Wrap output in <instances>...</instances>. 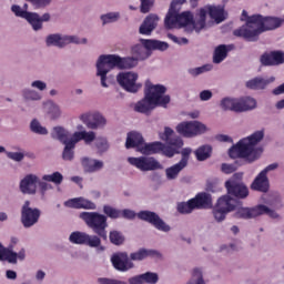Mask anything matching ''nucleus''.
Returning a JSON list of instances; mask_svg holds the SVG:
<instances>
[{
    "mask_svg": "<svg viewBox=\"0 0 284 284\" xmlns=\"http://www.w3.org/2000/svg\"><path fill=\"white\" fill-rule=\"evenodd\" d=\"M283 26V20L274 17H263L261 14H253L247 26H242L233 31L234 37H241L245 41L254 42L267 30H276Z\"/></svg>",
    "mask_w": 284,
    "mask_h": 284,
    "instance_id": "nucleus-1",
    "label": "nucleus"
},
{
    "mask_svg": "<svg viewBox=\"0 0 284 284\" xmlns=\"http://www.w3.org/2000/svg\"><path fill=\"white\" fill-rule=\"evenodd\" d=\"M168 88L162 84H152L150 81L145 82L144 98L134 105L135 112L140 114H151L155 108H168L171 101L170 95H165Z\"/></svg>",
    "mask_w": 284,
    "mask_h": 284,
    "instance_id": "nucleus-2",
    "label": "nucleus"
},
{
    "mask_svg": "<svg viewBox=\"0 0 284 284\" xmlns=\"http://www.w3.org/2000/svg\"><path fill=\"white\" fill-rule=\"evenodd\" d=\"M108 217L121 219V210L105 204L103 206V214L99 212H82L80 219L85 223L94 234L103 241H108Z\"/></svg>",
    "mask_w": 284,
    "mask_h": 284,
    "instance_id": "nucleus-3",
    "label": "nucleus"
},
{
    "mask_svg": "<svg viewBox=\"0 0 284 284\" xmlns=\"http://www.w3.org/2000/svg\"><path fill=\"white\" fill-rule=\"evenodd\" d=\"M265 136L263 131H255L247 138H244L237 142V144L233 145L229 150V156L231 159H248V156H253V161H256L261 154H263V149L257 148V143H261Z\"/></svg>",
    "mask_w": 284,
    "mask_h": 284,
    "instance_id": "nucleus-4",
    "label": "nucleus"
},
{
    "mask_svg": "<svg viewBox=\"0 0 284 284\" xmlns=\"http://www.w3.org/2000/svg\"><path fill=\"white\" fill-rule=\"evenodd\" d=\"M140 219V221H145V223H150V225H153L155 230H159V232H170L171 227L156 214L152 211H140L138 214L130 210L124 209L121 211V219H126L128 221H134V219Z\"/></svg>",
    "mask_w": 284,
    "mask_h": 284,
    "instance_id": "nucleus-5",
    "label": "nucleus"
},
{
    "mask_svg": "<svg viewBox=\"0 0 284 284\" xmlns=\"http://www.w3.org/2000/svg\"><path fill=\"white\" fill-rule=\"evenodd\" d=\"M121 57L116 54H108V55H100L97 62V77L101 79L102 88H108V72L110 70H114V68H119L121 70Z\"/></svg>",
    "mask_w": 284,
    "mask_h": 284,
    "instance_id": "nucleus-6",
    "label": "nucleus"
},
{
    "mask_svg": "<svg viewBox=\"0 0 284 284\" xmlns=\"http://www.w3.org/2000/svg\"><path fill=\"white\" fill-rule=\"evenodd\" d=\"M207 19V10L200 9V11L194 16L190 11H184L182 13H178V28H190L192 26V30L195 32H201L203 28H205V21Z\"/></svg>",
    "mask_w": 284,
    "mask_h": 284,
    "instance_id": "nucleus-7",
    "label": "nucleus"
},
{
    "mask_svg": "<svg viewBox=\"0 0 284 284\" xmlns=\"http://www.w3.org/2000/svg\"><path fill=\"white\" fill-rule=\"evenodd\" d=\"M51 136L64 145L62 152L63 161H72V159H74V148H77V142L70 135V131L65 130L63 126H55L51 132Z\"/></svg>",
    "mask_w": 284,
    "mask_h": 284,
    "instance_id": "nucleus-8",
    "label": "nucleus"
},
{
    "mask_svg": "<svg viewBox=\"0 0 284 284\" xmlns=\"http://www.w3.org/2000/svg\"><path fill=\"white\" fill-rule=\"evenodd\" d=\"M162 141H165V144L162 143V154L172 159L174 154H179V150L183 148V139L174 134V130L172 128H164V133L161 135Z\"/></svg>",
    "mask_w": 284,
    "mask_h": 284,
    "instance_id": "nucleus-9",
    "label": "nucleus"
},
{
    "mask_svg": "<svg viewBox=\"0 0 284 284\" xmlns=\"http://www.w3.org/2000/svg\"><path fill=\"white\" fill-rule=\"evenodd\" d=\"M225 187L229 196L234 199H247L250 196V189L243 182V173H235L225 182Z\"/></svg>",
    "mask_w": 284,
    "mask_h": 284,
    "instance_id": "nucleus-10",
    "label": "nucleus"
},
{
    "mask_svg": "<svg viewBox=\"0 0 284 284\" xmlns=\"http://www.w3.org/2000/svg\"><path fill=\"white\" fill-rule=\"evenodd\" d=\"M270 216L271 219H278V213L276 211L271 210L265 204H258L254 207H240L236 210L234 216L235 219H256V216Z\"/></svg>",
    "mask_w": 284,
    "mask_h": 284,
    "instance_id": "nucleus-11",
    "label": "nucleus"
},
{
    "mask_svg": "<svg viewBox=\"0 0 284 284\" xmlns=\"http://www.w3.org/2000/svg\"><path fill=\"white\" fill-rule=\"evenodd\" d=\"M176 132L185 139H194L207 132V126L199 121L182 122L176 125Z\"/></svg>",
    "mask_w": 284,
    "mask_h": 284,
    "instance_id": "nucleus-12",
    "label": "nucleus"
},
{
    "mask_svg": "<svg viewBox=\"0 0 284 284\" xmlns=\"http://www.w3.org/2000/svg\"><path fill=\"white\" fill-rule=\"evenodd\" d=\"M69 241L74 243V245H88L89 247H99L100 252L105 250L104 246H101V237L99 235H90L88 233L75 231L71 233Z\"/></svg>",
    "mask_w": 284,
    "mask_h": 284,
    "instance_id": "nucleus-13",
    "label": "nucleus"
},
{
    "mask_svg": "<svg viewBox=\"0 0 284 284\" xmlns=\"http://www.w3.org/2000/svg\"><path fill=\"white\" fill-rule=\"evenodd\" d=\"M128 162L133 168H136L141 172H154V170H163L161 162H158L156 159L150 156H140V158H128Z\"/></svg>",
    "mask_w": 284,
    "mask_h": 284,
    "instance_id": "nucleus-14",
    "label": "nucleus"
},
{
    "mask_svg": "<svg viewBox=\"0 0 284 284\" xmlns=\"http://www.w3.org/2000/svg\"><path fill=\"white\" fill-rule=\"evenodd\" d=\"M41 219V211L39 209L30 207V201H26L21 207V223L23 227H32L37 225Z\"/></svg>",
    "mask_w": 284,
    "mask_h": 284,
    "instance_id": "nucleus-15",
    "label": "nucleus"
},
{
    "mask_svg": "<svg viewBox=\"0 0 284 284\" xmlns=\"http://www.w3.org/2000/svg\"><path fill=\"white\" fill-rule=\"evenodd\" d=\"M136 79H139V74L134 72H122L116 77V81L123 90L126 92L136 93L138 90H141V83H136Z\"/></svg>",
    "mask_w": 284,
    "mask_h": 284,
    "instance_id": "nucleus-16",
    "label": "nucleus"
},
{
    "mask_svg": "<svg viewBox=\"0 0 284 284\" xmlns=\"http://www.w3.org/2000/svg\"><path fill=\"white\" fill-rule=\"evenodd\" d=\"M183 3H185V0H172L164 19L166 30H174V28H179V12L181 11V6H183Z\"/></svg>",
    "mask_w": 284,
    "mask_h": 284,
    "instance_id": "nucleus-17",
    "label": "nucleus"
},
{
    "mask_svg": "<svg viewBox=\"0 0 284 284\" xmlns=\"http://www.w3.org/2000/svg\"><path fill=\"white\" fill-rule=\"evenodd\" d=\"M80 120L89 130H99L105 128L108 120L100 112H89L80 115Z\"/></svg>",
    "mask_w": 284,
    "mask_h": 284,
    "instance_id": "nucleus-18",
    "label": "nucleus"
},
{
    "mask_svg": "<svg viewBox=\"0 0 284 284\" xmlns=\"http://www.w3.org/2000/svg\"><path fill=\"white\" fill-rule=\"evenodd\" d=\"M68 43H88V39L79 40V37L75 36H63L61 34H50L47 38V45H55L57 48H63L68 45Z\"/></svg>",
    "mask_w": 284,
    "mask_h": 284,
    "instance_id": "nucleus-19",
    "label": "nucleus"
},
{
    "mask_svg": "<svg viewBox=\"0 0 284 284\" xmlns=\"http://www.w3.org/2000/svg\"><path fill=\"white\" fill-rule=\"evenodd\" d=\"M111 263L118 272H128L134 267V263L130 261V256L125 252L114 253L111 256Z\"/></svg>",
    "mask_w": 284,
    "mask_h": 284,
    "instance_id": "nucleus-20",
    "label": "nucleus"
},
{
    "mask_svg": "<svg viewBox=\"0 0 284 284\" xmlns=\"http://www.w3.org/2000/svg\"><path fill=\"white\" fill-rule=\"evenodd\" d=\"M260 63H262L264 67L283 65L284 52L280 50L264 52L260 58Z\"/></svg>",
    "mask_w": 284,
    "mask_h": 284,
    "instance_id": "nucleus-21",
    "label": "nucleus"
},
{
    "mask_svg": "<svg viewBox=\"0 0 284 284\" xmlns=\"http://www.w3.org/2000/svg\"><path fill=\"white\" fill-rule=\"evenodd\" d=\"M39 183V176L34 174H28L20 182V190L23 194H37V185Z\"/></svg>",
    "mask_w": 284,
    "mask_h": 284,
    "instance_id": "nucleus-22",
    "label": "nucleus"
},
{
    "mask_svg": "<svg viewBox=\"0 0 284 284\" xmlns=\"http://www.w3.org/2000/svg\"><path fill=\"white\" fill-rule=\"evenodd\" d=\"M159 26V16L151 13L149 14L142 24L140 26L139 32L140 34H145L146 37H150L154 30H156V27Z\"/></svg>",
    "mask_w": 284,
    "mask_h": 284,
    "instance_id": "nucleus-23",
    "label": "nucleus"
},
{
    "mask_svg": "<svg viewBox=\"0 0 284 284\" xmlns=\"http://www.w3.org/2000/svg\"><path fill=\"white\" fill-rule=\"evenodd\" d=\"M67 207L74 210H97V204L85 197H74L64 203Z\"/></svg>",
    "mask_w": 284,
    "mask_h": 284,
    "instance_id": "nucleus-24",
    "label": "nucleus"
},
{
    "mask_svg": "<svg viewBox=\"0 0 284 284\" xmlns=\"http://www.w3.org/2000/svg\"><path fill=\"white\" fill-rule=\"evenodd\" d=\"M191 201H193L195 210H209V207H212V195L206 192L197 193Z\"/></svg>",
    "mask_w": 284,
    "mask_h": 284,
    "instance_id": "nucleus-25",
    "label": "nucleus"
},
{
    "mask_svg": "<svg viewBox=\"0 0 284 284\" xmlns=\"http://www.w3.org/2000/svg\"><path fill=\"white\" fill-rule=\"evenodd\" d=\"M145 144V140H143V135L136 131H131L128 133L125 148L130 150L132 148H138L139 152H141V148Z\"/></svg>",
    "mask_w": 284,
    "mask_h": 284,
    "instance_id": "nucleus-26",
    "label": "nucleus"
},
{
    "mask_svg": "<svg viewBox=\"0 0 284 284\" xmlns=\"http://www.w3.org/2000/svg\"><path fill=\"white\" fill-rule=\"evenodd\" d=\"M251 190L255 192H268L270 191V180L265 173L260 172L251 184Z\"/></svg>",
    "mask_w": 284,
    "mask_h": 284,
    "instance_id": "nucleus-27",
    "label": "nucleus"
},
{
    "mask_svg": "<svg viewBox=\"0 0 284 284\" xmlns=\"http://www.w3.org/2000/svg\"><path fill=\"white\" fill-rule=\"evenodd\" d=\"M11 12H13V14H16V17H20V19H26V21H28V23L34 24V22L39 21V13L24 11L23 9H21V7L19 4H13L11 7Z\"/></svg>",
    "mask_w": 284,
    "mask_h": 284,
    "instance_id": "nucleus-28",
    "label": "nucleus"
},
{
    "mask_svg": "<svg viewBox=\"0 0 284 284\" xmlns=\"http://www.w3.org/2000/svg\"><path fill=\"white\" fill-rule=\"evenodd\" d=\"M275 78L272 77L267 80H265L262 77H256L246 82V88L248 90H265L270 83H274Z\"/></svg>",
    "mask_w": 284,
    "mask_h": 284,
    "instance_id": "nucleus-29",
    "label": "nucleus"
},
{
    "mask_svg": "<svg viewBox=\"0 0 284 284\" xmlns=\"http://www.w3.org/2000/svg\"><path fill=\"white\" fill-rule=\"evenodd\" d=\"M217 210H222V212H234L236 210V200L230 195H223L217 200L216 206Z\"/></svg>",
    "mask_w": 284,
    "mask_h": 284,
    "instance_id": "nucleus-30",
    "label": "nucleus"
},
{
    "mask_svg": "<svg viewBox=\"0 0 284 284\" xmlns=\"http://www.w3.org/2000/svg\"><path fill=\"white\" fill-rule=\"evenodd\" d=\"M201 10H206V14L209 13V17L214 19L216 23H222V21H225V9L222 6H207Z\"/></svg>",
    "mask_w": 284,
    "mask_h": 284,
    "instance_id": "nucleus-31",
    "label": "nucleus"
},
{
    "mask_svg": "<svg viewBox=\"0 0 284 284\" xmlns=\"http://www.w3.org/2000/svg\"><path fill=\"white\" fill-rule=\"evenodd\" d=\"M82 168L84 172L92 174L94 172H99V170H103V161L101 160H92L90 158H82L81 160Z\"/></svg>",
    "mask_w": 284,
    "mask_h": 284,
    "instance_id": "nucleus-32",
    "label": "nucleus"
},
{
    "mask_svg": "<svg viewBox=\"0 0 284 284\" xmlns=\"http://www.w3.org/2000/svg\"><path fill=\"white\" fill-rule=\"evenodd\" d=\"M148 256L159 258L161 257V253L155 250L140 248L138 252L130 254L131 261H143V258H148Z\"/></svg>",
    "mask_w": 284,
    "mask_h": 284,
    "instance_id": "nucleus-33",
    "label": "nucleus"
},
{
    "mask_svg": "<svg viewBox=\"0 0 284 284\" xmlns=\"http://www.w3.org/2000/svg\"><path fill=\"white\" fill-rule=\"evenodd\" d=\"M75 143L79 141H84V143L90 144L94 139H97V133L94 131H77L71 136Z\"/></svg>",
    "mask_w": 284,
    "mask_h": 284,
    "instance_id": "nucleus-34",
    "label": "nucleus"
},
{
    "mask_svg": "<svg viewBox=\"0 0 284 284\" xmlns=\"http://www.w3.org/2000/svg\"><path fill=\"white\" fill-rule=\"evenodd\" d=\"M161 150H163L162 142H153V143L144 144L142 148H140L141 154H145V155L159 154Z\"/></svg>",
    "mask_w": 284,
    "mask_h": 284,
    "instance_id": "nucleus-35",
    "label": "nucleus"
},
{
    "mask_svg": "<svg viewBox=\"0 0 284 284\" xmlns=\"http://www.w3.org/2000/svg\"><path fill=\"white\" fill-rule=\"evenodd\" d=\"M227 52H230L227 45L220 44L219 47H216L213 54V63H223V61L227 59Z\"/></svg>",
    "mask_w": 284,
    "mask_h": 284,
    "instance_id": "nucleus-36",
    "label": "nucleus"
},
{
    "mask_svg": "<svg viewBox=\"0 0 284 284\" xmlns=\"http://www.w3.org/2000/svg\"><path fill=\"white\" fill-rule=\"evenodd\" d=\"M142 43L146 50H168L170 45L168 42H161L159 40H142Z\"/></svg>",
    "mask_w": 284,
    "mask_h": 284,
    "instance_id": "nucleus-37",
    "label": "nucleus"
},
{
    "mask_svg": "<svg viewBox=\"0 0 284 284\" xmlns=\"http://www.w3.org/2000/svg\"><path fill=\"white\" fill-rule=\"evenodd\" d=\"M0 261H8V263H17V253L10 248H6L0 243Z\"/></svg>",
    "mask_w": 284,
    "mask_h": 284,
    "instance_id": "nucleus-38",
    "label": "nucleus"
},
{
    "mask_svg": "<svg viewBox=\"0 0 284 284\" xmlns=\"http://www.w3.org/2000/svg\"><path fill=\"white\" fill-rule=\"evenodd\" d=\"M184 164H181V162L174 164L173 166H170L165 170L166 179L169 181H174L181 173V171L184 169Z\"/></svg>",
    "mask_w": 284,
    "mask_h": 284,
    "instance_id": "nucleus-39",
    "label": "nucleus"
},
{
    "mask_svg": "<svg viewBox=\"0 0 284 284\" xmlns=\"http://www.w3.org/2000/svg\"><path fill=\"white\" fill-rule=\"evenodd\" d=\"M197 161H207L212 156V146L202 145L194 152Z\"/></svg>",
    "mask_w": 284,
    "mask_h": 284,
    "instance_id": "nucleus-40",
    "label": "nucleus"
},
{
    "mask_svg": "<svg viewBox=\"0 0 284 284\" xmlns=\"http://www.w3.org/2000/svg\"><path fill=\"white\" fill-rule=\"evenodd\" d=\"M194 210H196V207L194 206V202L192 201V199L187 202H180L178 204V212L180 214H192Z\"/></svg>",
    "mask_w": 284,
    "mask_h": 284,
    "instance_id": "nucleus-41",
    "label": "nucleus"
},
{
    "mask_svg": "<svg viewBox=\"0 0 284 284\" xmlns=\"http://www.w3.org/2000/svg\"><path fill=\"white\" fill-rule=\"evenodd\" d=\"M109 240L112 245H123L125 243V235L120 231H111L109 233Z\"/></svg>",
    "mask_w": 284,
    "mask_h": 284,
    "instance_id": "nucleus-42",
    "label": "nucleus"
},
{
    "mask_svg": "<svg viewBox=\"0 0 284 284\" xmlns=\"http://www.w3.org/2000/svg\"><path fill=\"white\" fill-rule=\"evenodd\" d=\"M42 181H48L49 183H54L55 185H61L63 183V174L54 172L49 175H43Z\"/></svg>",
    "mask_w": 284,
    "mask_h": 284,
    "instance_id": "nucleus-43",
    "label": "nucleus"
},
{
    "mask_svg": "<svg viewBox=\"0 0 284 284\" xmlns=\"http://www.w3.org/2000/svg\"><path fill=\"white\" fill-rule=\"evenodd\" d=\"M121 61L120 70H130L139 65V59L135 58H121Z\"/></svg>",
    "mask_w": 284,
    "mask_h": 284,
    "instance_id": "nucleus-44",
    "label": "nucleus"
},
{
    "mask_svg": "<svg viewBox=\"0 0 284 284\" xmlns=\"http://www.w3.org/2000/svg\"><path fill=\"white\" fill-rule=\"evenodd\" d=\"M187 284H205V280H203V271H201V268H194L192 277Z\"/></svg>",
    "mask_w": 284,
    "mask_h": 284,
    "instance_id": "nucleus-45",
    "label": "nucleus"
},
{
    "mask_svg": "<svg viewBox=\"0 0 284 284\" xmlns=\"http://www.w3.org/2000/svg\"><path fill=\"white\" fill-rule=\"evenodd\" d=\"M43 21H50V13H44L40 18L38 14V21L30 23V26L33 28V30L37 32L43 28Z\"/></svg>",
    "mask_w": 284,
    "mask_h": 284,
    "instance_id": "nucleus-46",
    "label": "nucleus"
},
{
    "mask_svg": "<svg viewBox=\"0 0 284 284\" xmlns=\"http://www.w3.org/2000/svg\"><path fill=\"white\" fill-rule=\"evenodd\" d=\"M243 108L246 112L256 109V100L251 97L241 98Z\"/></svg>",
    "mask_w": 284,
    "mask_h": 284,
    "instance_id": "nucleus-47",
    "label": "nucleus"
},
{
    "mask_svg": "<svg viewBox=\"0 0 284 284\" xmlns=\"http://www.w3.org/2000/svg\"><path fill=\"white\" fill-rule=\"evenodd\" d=\"M30 128L34 134H48V129L41 126V123L37 120L31 121Z\"/></svg>",
    "mask_w": 284,
    "mask_h": 284,
    "instance_id": "nucleus-48",
    "label": "nucleus"
},
{
    "mask_svg": "<svg viewBox=\"0 0 284 284\" xmlns=\"http://www.w3.org/2000/svg\"><path fill=\"white\" fill-rule=\"evenodd\" d=\"M101 21L105 26V23H114V21H119V12H110L101 16Z\"/></svg>",
    "mask_w": 284,
    "mask_h": 284,
    "instance_id": "nucleus-49",
    "label": "nucleus"
},
{
    "mask_svg": "<svg viewBox=\"0 0 284 284\" xmlns=\"http://www.w3.org/2000/svg\"><path fill=\"white\" fill-rule=\"evenodd\" d=\"M142 278H143L144 284L145 283H149V284L159 283V275L156 273L146 272V273L142 274Z\"/></svg>",
    "mask_w": 284,
    "mask_h": 284,
    "instance_id": "nucleus-50",
    "label": "nucleus"
},
{
    "mask_svg": "<svg viewBox=\"0 0 284 284\" xmlns=\"http://www.w3.org/2000/svg\"><path fill=\"white\" fill-rule=\"evenodd\" d=\"M212 70V65L205 64L199 68L189 69V73H191L192 77H199V74H203V72H210Z\"/></svg>",
    "mask_w": 284,
    "mask_h": 284,
    "instance_id": "nucleus-51",
    "label": "nucleus"
},
{
    "mask_svg": "<svg viewBox=\"0 0 284 284\" xmlns=\"http://www.w3.org/2000/svg\"><path fill=\"white\" fill-rule=\"evenodd\" d=\"M23 97L29 101H39L41 99V95L39 94V92L30 89H27L23 91Z\"/></svg>",
    "mask_w": 284,
    "mask_h": 284,
    "instance_id": "nucleus-52",
    "label": "nucleus"
},
{
    "mask_svg": "<svg viewBox=\"0 0 284 284\" xmlns=\"http://www.w3.org/2000/svg\"><path fill=\"white\" fill-rule=\"evenodd\" d=\"M140 1H141L140 11L143 14H148V12L152 10V6H154V0H140Z\"/></svg>",
    "mask_w": 284,
    "mask_h": 284,
    "instance_id": "nucleus-53",
    "label": "nucleus"
},
{
    "mask_svg": "<svg viewBox=\"0 0 284 284\" xmlns=\"http://www.w3.org/2000/svg\"><path fill=\"white\" fill-rule=\"evenodd\" d=\"M221 108L222 110H230L231 112L234 111V99H230V98H224L222 101H221Z\"/></svg>",
    "mask_w": 284,
    "mask_h": 284,
    "instance_id": "nucleus-54",
    "label": "nucleus"
},
{
    "mask_svg": "<svg viewBox=\"0 0 284 284\" xmlns=\"http://www.w3.org/2000/svg\"><path fill=\"white\" fill-rule=\"evenodd\" d=\"M182 159L180 163L187 168V162L190 161V154H192V150L190 148H184L181 152Z\"/></svg>",
    "mask_w": 284,
    "mask_h": 284,
    "instance_id": "nucleus-55",
    "label": "nucleus"
},
{
    "mask_svg": "<svg viewBox=\"0 0 284 284\" xmlns=\"http://www.w3.org/2000/svg\"><path fill=\"white\" fill-rule=\"evenodd\" d=\"M28 3H31V6H34V8H45L47 6H50L52 3V0H26Z\"/></svg>",
    "mask_w": 284,
    "mask_h": 284,
    "instance_id": "nucleus-56",
    "label": "nucleus"
},
{
    "mask_svg": "<svg viewBox=\"0 0 284 284\" xmlns=\"http://www.w3.org/2000/svg\"><path fill=\"white\" fill-rule=\"evenodd\" d=\"M226 215H227V212L222 211L221 209H216V206L213 210V216L215 221H217L219 223H221V221H225Z\"/></svg>",
    "mask_w": 284,
    "mask_h": 284,
    "instance_id": "nucleus-57",
    "label": "nucleus"
},
{
    "mask_svg": "<svg viewBox=\"0 0 284 284\" xmlns=\"http://www.w3.org/2000/svg\"><path fill=\"white\" fill-rule=\"evenodd\" d=\"M168 38L171 39V41H173V43H178V45H187V43H189L187 38H179L172 33H169Z\"/></svg>",
    "mask_w": 284,
    "mask_h": 284,
    "instance_id": "nucleus-58",
    "label": "nucleus"
},
{
    "mask_svg": "<svg viewBox=\"0 0 284 284\" xmlns=\"http://www.w3.org/2000/svg\"><path fill=\"white\" fill-rule=\"evenodd\" d=\"M98 283H100V284H128V282H124L121 280H112V278H108V277L99 278Z\"/></svg>",
    "mask_w": 284,
    "mask_h": 284,
    "instance_id": "nucleus-59",
    "label": "nucleus"
},
{
    "mask_svg": "<svg viewBox=\"0 0 284 284\" xmlns=\"http://www.w3.org/2000/svg\"><path fill=\"white\" fill-rule=\"evenodd\" d=\"M233 112H246L245 108L243 106V100L242 98L236 100H233Z\"/></svg>",
    "mask_w": 284,
    "mask_h": 284,
    "instance_id": "nucleus-60",
    "label": "nucleus"
},
{
    "mask_svg": "<svg viewBox=\"0 0 284 284\" xmlns=\"http://www.w3.org/2000/svg\"><path fill=\"white\" fill-rule=\"evenodd\" d=\"M97 149L99 150V152H108V148H110L108 145V140L105 139H99L95 143Z\"/></svg>",
    "mask_w": 284,
    "mask_h": 284,
    "instance_id": "nucleus-61",
    "label": "nucleus"
},
{
    "mask_svg": "<svg viewBox=\"0 0 284 284\" xmlns=\"http://www.w3.org/2000/svg\"><path fill=\"white\" fill-rule=\"evenodd\" d=\"M221 170L224 174H233V172H236V165L223 163Z\"/></svg>",
    "mask_w": 284,
    "mask_h": 284,
    "instance_id": "nucleus-62",
    "label": "nucleus"
},
{
    "mask_svg": "<svg viewBox=\"0 0 284 284\" xmlns=\"http://www.w3.org/2000/svg\"><path fill=\"white\" fill-rule=\"evenodd\" d=\"M8 159H11L12 161H23V153L21 152H8L7 153Z\"/></svg>",
    "mask_w": 284,
    "mask_h": 284,
    "instance_id": "nucleus-63",
    "label": "nucleus"
},
{
    "mask_svg": "<svg viewBox=\"0 0 284 284\" xmlns=\"http://www.w3.org/2000/svg\"><path fill=\"white\" fill-rule=\"evenodd\" d=\"M129 284H144L143 274L130 277L129 278Z\"/></svg>",
    "mask_w": 284,
    "mask_h": 284,
    "instance_id": "nucleus-64",
    "label": "nucleus"
}]
</instances>
